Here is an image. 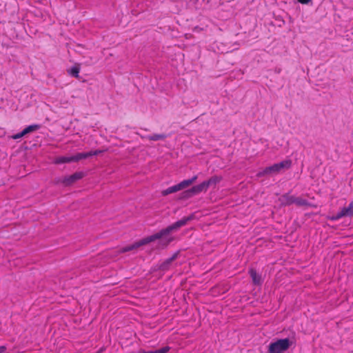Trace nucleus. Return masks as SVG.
Returning <instances> with one entry per match:
<instances>
[{
    "instance_id": "4",
    "label": "nucleus",
    "mask_w": 353,
    "mask_h": 353,
    "mask_svg": "<svg viewBox=\"0 0 353 353\" xmlns=\"http://www.w3.org/2000/svg\"><path fill=\"white\" fill-rule=\"evenodd\" d=\"M197 179V176L194 175L190 179L183 180L179 183L174 185L173 186L169 187L168 188L163 190L161 192V194L163 196H166L168 194L176 192L179 190H181L190 185H192L196 180Z\"/></svg>"
},
{
    "instance_id": "3",
    "label": "nucleus",
    "mask_w": 353,
    "mask_h": 353,
    "mask_svg": "<svg viewBox=\"0 0 353 353\" xmlns=\"http://www.w3.org/2000/svg\"><path fill=\"white\" fill-rule=\"evenodd\" d=\"M291 343L289 339H278L270 343L268 346L269 353H283L290 346Z\"/></svg>"
},
{
    "instance_id": "12",
    "label": "nucleus",
    "mask_w": 353,
    "mask_h": 353,
    "mask_svg": "<svg viewBox=\"0 0 353 353\" xmlns=\"http://www.w3.org/2000/svg\"><path fill=\"white\" fill-rule=\"evenodd\" d=\"M177 254H174L172 257L165 261L160 266V269L165 270L168 268L169 265L176 258Z\"/></svg>"
},
{
    "instance_id": "17",
    "label": "nucleus",
    "mask_w": 353,
    "mask_h": 353,
    "mask_svg": "<svg viewBox=\"0 0 353 353\" xmlns=\"http://www.w3.org/2000/svg\"><path fill=\"white\" fill-rule=\"evenodd\" d=\"M166 136L163 134H155L153 135H148L146 137V139L150 141H158V140H163L165 139Z\"/></svg>"
},
{
    "instance_id": "6",
    "label": "nucleus",
    "mask_w": 353,
    "mask_h": 353,
    "mask_svg": "<svg viewBox=\"0 0 353 353\" xmlns=\"http://www.w3.org/2000/svg\"><path fill=\"white\" fill-rule=\"evenodd\" d=\"M208 189V184L205 183V181H203L197 185L193 186L191 189L187 190L185 194H186V196H191L198 194L202 192H206Z\"/></svg>"
},
{
    "instance_id": "1",
    "label": "nucleus",
    "mask_w": 353,
    "mask_h": 353,
    "mask_svg": "<svg viewBox=\"0 0 353 353\" xmlns=\"http://www.w3.org/2000/svg\"><path fill=\"white\" fill-rule=\"evenodd\" d=\"M191 219L190 216L184 217L182 219L175 222L174 223L169 225L166 228H164L159 231V232L154 234L151 236H147L143 239L141 241L134 243L132 245H126L119 249V253H124L126 252L131 251L139 247L154 241L155 240L159 239L160 243L163 246H167L170 242L173 241V237L170 235V233L172 231L177 230L181 227L185 225L188 221Z\"/></svg>"
},
{
    "instance_id": "19",
    "label": "nucleus",
    "mask_w": 353,
    "mask_h": 353,
    "mask_svg": "<svg viewBox=\"0 0 353 353\" xmlns=\"http://www.w3.org/2000/svg\"><path fill=\"white\" fill-rule=\"evenodd\" d=\"M23 136H25V134H24V133H23V130H22L21 132L17 133V134H14L13 136H12V138L13 139H18L21 138V137H23Z\"/></svg>"
},
{
    "instance_id": "18",
    "label": "nucleus",
    "mask_w": 353,
    "mask_h": 353,
    "mask_svg": "<svg viewBox=\"0 0 353 353\" xmlns=\"http://www.w3.org/2000/svg\"><path fill=\"white\" fill-rule=\"evenodd\" d=\"M39 129L38 125H31L28 127H26L24 130H23V132L24 134H27L32 131H34L36 130Z\"/></svg>"
},
{
    "instance_id": "21",
    "label": "nucleus",
    "mask_w": 353,
    "mask_h": 353,
    "mask_svg": "<svg viewBox=\"0 0 353 353\" xmlns=\"http://www.w3.org/2000/svg\"><path fill=\"white\" fill-rule=\"evenodd\" d=\"M7 350L5 345L0 346V353H4Z\"/></svg>"
},
{
    "instance_id": "2",
    "label": "nucleus",
    "mask_w": 353,
    "mask_h": 353,
    "mask_svg": "<svg viewBox=\"0 0 353 353\" xmlns=\"http://www.w3.org/2000/svg\"><path fill=\"white\" fill-rule=\"evenodd\" d=\"M292 166V161L285 159L280 163H274L271 166L266 167L263 171L257 174L258 176H262L272 173H279L283 169H289Z\"/></svg>"
},
{
    "instance_id": "16",
    "label": "nucleus",
    "mask_w": 353,
    "mask_h": 353,
    "mask_svg": "<svg viewBox=\"0 0 353 353\" xmlns=\"http://www.w3.org/2000/svg\"><path fill=\"white\" fill-rule=\"evenodd\" d=\"M79 72L80 67L79 65H74L68 70V73L76 78H78L79 77Z\"/></svg>"
},
{
    "instance_id": "7",
    "label": "nucleus",
    "mask_w": 353,
    "mask_h": 353,
    "mask_svg": "<svg viewBox=\"0 0 353 353\" xmlns=\"http://www.w3.org/2000/svg\"><path fill=\"white\" fill-rule=\"evenodd\" d=\"M81 160V153L70 157H58L54 159V163L61 164L70 162H77Z\"/></svg>"
},
{
    "instance_id": "9",
    "label": "nucleus",
    "mask_w": 353,
    "mask_h": 353,
    "mask_svg": "<svg viewBox=\"0 0 353 353\" xmlns=\"http://www.w3.org/2000/svg\"><path fill=\"white\" fill-rule=\"evenodd\" d=\"M294 196L285 194L279 198V201L283 205H290L294 204Z\"/></svg>"
},
{
    "instance_id": "14",
    "label": "nucleus",
    "mask_w": 353,
    "mask_h": 353,
    "mask_svg": "<svg viewBox=\"0 0 353 353\" xmlns=\"http://www.w3.org/2000/svg\"><path fill=\"white\" fill-rule=\"evenodd\" d=\"M294 203L298 206H307V205H310L308 201L306 199H303L301 197H296V196H294Z\"/></svg>"
},
{
    "instance_id": "8",
    "label": "nucleus",
    "mask_w": 353,
    "mask_h": 353,
    "mask_svg": "<svg viewBox=\"0 0 353 353\" xmlns=\"http://www.w3.org/2000/svg\"><path fill=\"white\" fill-rule=\"evenodd\" d=\"M83 176L84 174L81 172H76L72 175L64 177V179H63V183L65 185H69L74 183L75 181L82 179Z\"/></svg>"
},
{
    "instance_id": "13",
    "label": "nucleus",
    "mask_w": 353,
    "mask_h": 353,
    "mask_svg": "<svg viewBox=\"0 0 353 353\" xmlns=\"http://www.w3.org/2000/svg\"><path fill=\"white\" fill-rule=\"evenodd\" d=\"M102 152H103V151L99 150H97L94 151H90L88 152H82V153H81V159H87L88 157H90L94 156V155H98Z\"/></svg>"
},
{
    "instance_id": "10",
    "label": "nucleus",
    "mask_w": 353,
    "mask_h": 353,
    "mask_svg": "<svg viewBox=\"0 0 353 353\" xmlns=\"http://www.w3.org/2000/svg\"><path fill=\"white\" fill-rule=\"evenodd\" d=\"M250 275L255 285H260L262 283L261 275L258 274L254 269H250L249 271Z\"/></svg>"
},
{
    "instance_id": "11",
    "label": "nucleus",
    "mask_w": 353,
    "mask_h": 353,
    "mask_svg": "<svg viewBox=\"0 0 353 353\" xmlns=\"http://www.w3.org/2000/svg\"><path fill=\"white\" fill-rule=\"evenodd\" d=\"M222 180L221 176L214 175L210 177L208 180L205 181V183L208 184V188L212 185H216Z\"/></svg>"
},
{
    "instance_id": "5",
    "label": "nucleus",
    "mask_w": 353,
    "mask_h": 353,
    "mask_svg": "<svg viewBox=\"0 0 353 353\" xmlns=\"http://www.w3.org/2000/svg\"><path fill=\"white\" fill-rule=\"evenodd\" d=\"M353 216V201L351 202L347 207L342 208L335 215L330 217L332 221H336L344 216Z\"/></svg>"
},
{
    "instance_id": "20",
    "label": "nucleus",
    "mask_w": 353,
    "mask_h": 353,
    "mask_svg": "<svg viewBox=\"0 0 353 353\" xmlns=\"http://www.w3.org/2000/svg\"><path fill=\"white\" fill-rule=\"evenodd\" d=\"M297 1L302 4H307L308 3L312 1V0H297Z\"/></svg>"
},
{
    "instance_id": "15",
    "label": "nucleus",
    "mask_w": 353,
    "mask_h": 353,
    "mask_svg": "<svg viewBox=\"0 0 353 353\" xmlns=\"http://www.w3.org/2000/svg\"><path fill=\"white\" fill-rule=\"evenodd\" d=\"M170 348L169 346H165V347H163L162 348H160L159 350H156L154 351L145 352L143 350H139V351H140V353H167L170 350Z\"/></svg>"
}]
</instances>
